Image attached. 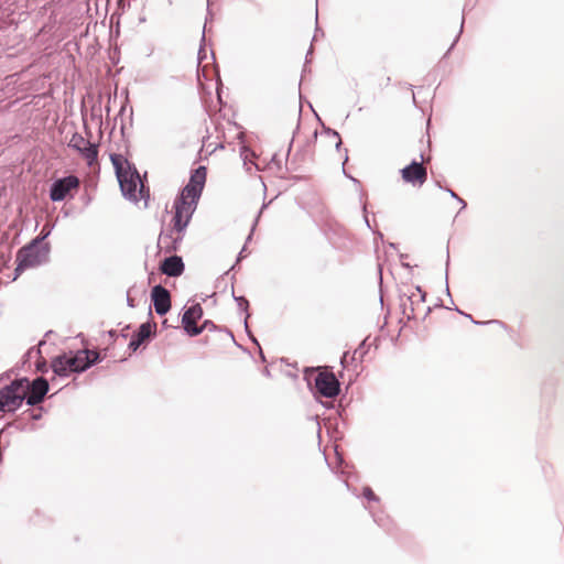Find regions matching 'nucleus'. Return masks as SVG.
I'll use <instances>...</instances> for the list:
<instances>
[{
  "instance_id": "nucleus-11",
  "label": "nucleus",
  "mask_w": 564,
  "mask_h": 564,
  "mask_svg": "<svg viewBox=\"0 0 564 564\" xmlns=\"http://www.w3.org/2000/svg\"><path fill=\"white\" fill-rule=\"evenodd\" d=\"M341 145L340 135L330 129L323 130L319 134H315L314 148L321 152H339Z\"/></svg>"
},
{
  "instance_id": "nucleus-22",
  "label": "nucleus",
  "mask_w": 564,
  "mask_h": 564,
  "mask_svg": "<svg viewBox=\"0 0 564 564\" xmlns=\"http://www.w3.org/2000/svg\"><path fill=\"white\" fill-rule=\"evenodd\" d=\"M409 318H416V315L414 313V310L412 308L411 314H408Z\"/></svg>"
},
{
  "instance_id": "nucleus-5",
  "label": "nucleus",
  "mask_w": 564,
  "mask_h": 564,
  "mask_svg": "<svg viewBox=\"0 0 564 564\" xmlns=\"http://www.w3.org/2000/svg\"><path fill=\"white\" fill-rule=\"evenodd\" d=\"M80 181L75 175L56 180L50 189V198L53 202H61L73 197L79 189Z\"/></svg>"
},
{
  "instance_id": "nucleus-10",
  "label": "nucleus",
  "mask_w": 564,
  "mask_h": 564,
  "mask_svg": "<svg viewBox=\"0 0 564 564\" xmlns=\"http://www.w3.org/2000/svg\"><path fill=\"white\" fill-rule=\"evenodd\" d=\"M20 382L26 383V393L24 400L30 405L39 404L43 401L48 391V383L44 378H37L30 382L28 379H19Z\"/></svg>"
},
{
  "instance_id": "nucleus-12",
  "label": "nucleus",
  "mask_w": 564,
  "mask_h": 564,
  "mask_svg": "<svg viewBox=\"0 0 564 564\" xmlns=\"http://www.w3.org/2000/svg\"><path fill=\"white\" fill-rule=\"evenodd\" d=\"M69 147L77 150L80 155L87 161L88 165L97 162L98 149L97 145L86 140L82 134L74 133L69 140Z\"/></svg>"
},
{
  "instance_id": "nucleus-4",
  "label": "nucleus",
  "mask_w": 564,
  "mask_h": 564,
  "mask_svg": "<svg viewBox=\"0 0 564 564\" xmlns=\"http://www.w3.org/2000/svg\"><path fill=\"white\" fill-rule=\"evenodd\" d=\"M196 206H197V200H195V199L192 200L191 198H185V196L182 194L176 198V200L174 203L175 214H174L172 221H173V228L177 232H182L183 229L188 225V223L192 218V215H193L194 210L196 209Z\"/></svg>"
},
{
  "instance_id": "nucleus-2",
  "label": "nucleus",
  "mask_w": 564,
  "mask_h": 564,
  "mask_svg": "<svg viewBox=\"0 0 564 564\" xmlns=\"http://www.w3.org/2000/svg\"><path fill=\"white\" fill-rule=\"evenodd\" d=\"M111 163L116 170V175L122 193L131 199H138V186L143 187L140 176L135 171H131L128 161L121 154H111ZM142 192V188L139 191Z\"/></svg>"
},
{
  "instance_id": "nucleus-19",
  "label": "nucleus",
  "mask_w": 564,
  "mask_h": 564,
  "mask_svg": "<svg viewBox=\"0 0 564 564\" xmlns=\"http://www.w3.org/2000/svg\"><path fill=\"white\" fill-rule=\"evenodd\" d=\"M362 495H364L368 500H377V497H376L375 492H373V491H372V489H371V488H369V487L364 488Z\"/></svg>"
},
{
  "instance_id": "nucleus-3",
  "label": "nucleus",
  "mask_w": 564,
  "mask_h": 564,
  "mask_svg": "<svg viewBox=\"0 0 564 564\" xmlns=\"http://www.w3.org/2000/svg\"><path fill=\"white\" fill-rule=\"evenodd\" d=\"M26 387V383L14 380L0 389V412L15 411L25 398Z\"/></svg>"
},
{
  "instance_id": "nucleus-7",
  "label": "nucleus",
  "mask_w": 564,
  "mask_h": 564,
  "mask_svg": "<svg viewBox=\"0 0 564 564\" xmlns=\"http://www.w3.org/2000/svg\"><path fill=\"white\" fill-rule=\"evenodd\" d=\"M206 176L207 169L205 166L197 167L191 175L188 184L183 188L181 194L184 195L185 198L198 202L206 182Z\"/></svg>"
},
{
  "instance_id": "nucleus-17",
  "label": "nucleus",
  "mask_w": 564,
  "mask_h": 564,
  "mask_svg": "<svg viewBox=\"0 0 564 564\" xmlns=\"http://www.w3.org/2000/svg\"><path fill=\"white\" fill-rule=\"evenodd\" d=\"M161 271L169 276H178L184 271V263L181 257L172 256L166 258L160 267Z\"/></svg>"
},
{
  "instance_id": "nucleus-23",
  "label": "nucleus",
  "mask_w": 564,
  "mask_h": 564,
  "mask_svg": "<svg viewBox=\"0 0 564 564\" xmlns=\"http://www.w3.org/2000/svg\"><path fill=\"white\" fill-rule=\"evenodd\" d=\"M124 0H119V4H121Z\"/></svg>"
},
{
  "instance_id": "nucleus-21",
  "label": "nucleus",
  "mask_w": 564,
  "mask_h": 564,
  "mask_svg": "<svg viewBox=\"0 0 564 564\" xmlns=\"http://www.w3.org/2000/svg\"><path fill=\"white\" fill-rule=\"evenodd\" d=\"M238 304L242 310H246L248 307V301L243 297L238 299Z\"/></svg>"
},
{
  "instance_id": "nucleus-15",
  "label": "nucleus",
  "mask_w": 564,
  "mask_h": 564,
  "mask_svg": "<svg viewBox=\"0 0 564 564\" xmlns=\"http://www.w3.org/2000/svg\"><path fill=\"white\" fill-rule=\"evenodd\" d=\"M154 310L159 315L166 314L171 308V295L162 285H155L151 292Z\"/></svg>"
},
{
  "instance_id": "nucleus-1",
  "label": "nucleus",
  "mask_w": 564,
  "mask_h": 564,
  "mask_svg": "<svg viewBox=\"0 0 564 564\" xmlns=\"http://www.w3.org/2000/svg\"><path fill=\"white\" fill-rule=\"evenodd\" d=\"M99 357L97 351L82 350L75 355H62L56 357L52 367L55 373L66 376L69 372H78L87 369L91 364L96 362Z\"/></svg>"
},
{
  "instance_id": "nucleus-20",
  "label": "nucleus",
  "mask_w": 564,
  "mask_h": 564,
  "mask_svg": "<svg viewBox=\"0 0 564 564\" xmlns=\"http://www.w3.org/2000/svg\"><path fill=\"white\" fill-rule=\"evenodd\" d=\"M143 341L140 340L137 336H134L130 344H129V347L132 349V350H137L139 348V346L142 344Z\"/></svg>"
},
{
  "instance_id": "nucleus-8",
  "label": "nucleus",
  "mask_w": 564,
  "mask_h": 564,
  "mask_svg": "<svg viewBox=\"0 0 564 564\" xmlns=\"http://www.w3.org/2000/svg\"><path fill=\"white\" fill-rule=\"evenodd\" d=\"M206 176L207 169L205 166L197 167L191 175L188 184L183 188L181 194L184 195L185 198L198 202L206 182Z\"/></svg>"
},
{
  "instance_id": "nucleus-16",
  "label": "nucleus",
  "mask_w": 564,
  "mask_h": 564,
  "mask_svg": "<svg viewBox=\"0 0 564 564\" xmlns=\"http://www.w3.org/2000/svg\"><path fill=\"white\" fill-rule=\"evenodd\" d=\"M18 260L19 264L17 270H24L39 265L42 262V256L35 247L30 246L19 252Z\"/></svg>"
},
{
  "instance_id": "nucleus-18",
  "label": "nucleus",
  "mask_w": 564,
  "mask_h": 564,
  "mask_svg": "<svg viewBox=\"0 0 564 564\" xmlns=\"http://www.w3.org/2000/svg\"><path fill=\"white\" fill-rule=\"evenodd\" d=\"M156 325L155 324H150V323H143L140 327H139V330L137 333V337L144 341L145 339H148L151 334L153 333V330L155 329Z\"/></svg>"
},
{
  "instance_id": "nucleus-9",
  "label": "nucleus",
  "mask_w": 564,
  "mask_h": 564,
  "mask_svg": "<svg viewBox=\"0 0 564 564\" xmlns=\"http://www.w3.org/2000/svg\"><path fill=\"white\" fill-rule=\"evenodd\" d=\"M206 176L207 169L205 166L197 167L191 175L188 184L183 188L181 194L184 195L185 198L198 202L206 182Z\"/></svg>"
},
{
  "instance_id": "nucleus-14",
  "label": "nucleus",
  "mask_w": 564,
  "mask_h": 564,
  "mask_svg": "<svg viewBox=\"0 0 564 564\" xmlns=\"http://www.w3.org/2000/svg\"><path fill=\"white\" fill-rule=\"evenodd\" d=\"M203 316V308L199 304L188 307L183 317L182 323L186 333L191 336H196L202 333L203 328L197 327V321Z\"/></svg>"
},
{
  "instance_id": "nucleus-6",
  "label": "nucleus",
  "mask_w": 564,
  "mask_h": 564,
  "mask_svg": "<svg viewBox=\"0 0 564 564\" xmlns=\"http://www.w3.org/2000/svg\"><path fill=\"white\" fill-rule=\"evenodd\" d=\"M315 388L325 398H334L339 393V381L326 369L321 370L315 378Z\"/></svg>"
},
{
  "instance_id": "nucleus-13",
  "label": "nucleus",
  "mask_w": 564,
  "mask_h": 564,
  "mask_svg": "<svg viewBox=\"0 0 564 564\" xmlns=\"http://www.w3.org/2000/svg\"><path fill=\"white\" fill-rule=\"evenodd\" d=\"M402 180L412 186H422L427 180V171L423 163L413 161L401 170Z\"/></svg>"
}]
</instances>
